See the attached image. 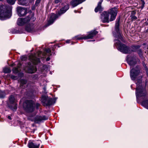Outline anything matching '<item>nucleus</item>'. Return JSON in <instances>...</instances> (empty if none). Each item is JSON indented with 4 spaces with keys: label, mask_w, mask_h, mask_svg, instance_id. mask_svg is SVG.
I'll return each instance as SVG.
<instances>
[{
    "label": "nucleus",
    "mask_w": 148,
    "mask_h": 148,
    "mask_svg": "<svg viewBox=\"0 0 148 148\" xmlns=\"http://www.w3.org/2000/svg\"><path fill=\"white\" fill-rule=\"evenodd\" d=\"M117 8H113L107 11L103 12L101 14V19L103 23H108L114 20L117 13Z\"/></svg>",
    "instance_id": "1"
},
{
    "label": "nucleus",
    "mask_w": 148,
    "mask_h": 148,
    "mask_svg": "<svg viewBox=\"0 0 148 148\" xmlns=\"http://www.w3.org/2000/svg\"><path fill=\"white\" fill-rule=\"evenodd\" d=\"M12 6L1 5L0 6V19L4 20L10 18L11 15Z\"/></svg>",
    "instance_id": "2"
},
{
    "label": "nucleus",
    "mask_w": 148,
    "mask_h": 148,
    "mask_svg": "<svg viewBox=\"0 0 148 148\" xmlns=\"http://www.w3.org/2000/svg\"><path fill=\"white\" fill-rule=\"evenodd\" d=\"M62 5L64 7L58 11L57 14L52 13L50 15V18L48 21V25L52 24L59 16L64 13L69 8V6L68 3H62Z\"/></svg>",
    "instance_id": "3"
},
{
    "label": "nucleus",
    "mask_w": 148,
    "mask_h": 148,
    "mask_svg": "<svg viewBox=\"0 0 148 148\" xmlns=\"http://www.w3.org/2000/svg\"><path fill=\"white\" fill-rule=\"evenodd\" d=\"M141 82V80L139 79L138 81V82L136 83L137 84L136 92V97L137 98H141L142 99H146L147 98L146 96L147 92L145 88L140 84Z\"/></svg>",
    "instance_id": "4"
},
{
    "label": "nucleus",
    "mask_w": 148,
    "mask_h": 148,
    "mask_svg": "<svg viewBox=\"0 0 148 148\" xmlns=\"http://www.w3.org/2000/svg\"><path fill=\"white\" fill-rule=\"evenodd\" d=\"M114 41L115 46L121 52L125 53H130L134 51V50H130L128 47L125 45L121 44L119 40L115 39Z\"/></svg>",
    "instance_id": "5"
},
{
    "label": "nucleus",
    "mask_w": 148,
    "mask_h": 148,
    "mask_svg": "<svg viewBox=\"0 0 148 148\" xmlns=\"http://www.w3.org/2000/svg\"><path fill=\"white\" fill-rule=\"evenodd\" d=\"M120 21V18L116 19L115 27V32H113V34L114 36L116 38L123 40V36L121 34L119 29Z\"/></svg>",
    "instance_id": "6"
},
{
    "label": "nucleus",
    "mask_w": 148,
    "mask_h": 148,
    "mask_svg": "<svg viewBox=\"0 0 148 148\" xmlns=\"http://www.w3.org/2000/svg\"><path fill=\"white\" fill-rule=\"evenodd\" d=\"M23 108L27 112H31L34 109V103L31 100H27L23 104Z\"/></svg>",
    "instance_id": "7"
},
{
    "label": "nucleus",
    "mask_w": 148,
    "mask_h": 148,
    "mask_svg": "<svg viewBox=\"0 0 148 148\" xmlns=\"http://www.w3.org/2000/svg\"><path fill=\"white\" fill-rule=\"evenodd\" d=\"M98 33V32L95 30L91 31L90 33L87 36L84 35L82 36L78 35L75 36V38L76 39L79 40L81 39L87 40L89 39H92Z\"/></svg>",
    "instance_id": "8"
},
{
    "label": "nucleus",
    "mask_w": 148,
    "mask_h": 148,
    "mask_svg": "<svg viewBox=\"0 0 148 148\" xmlns=\"http://www.w3.org/2000/svg\"><path fill=\"white\" fill-rule=\"evenodd\" d=\"M140 73V68L139 67L136 66L135 68L132 69L130 72V77L132 80H134Z\"/></svg>",
    "instance_id": "9"
},
{
    "label": "nucleus",
    "mask_w": 148,
    "mask_h": 148,
    "mask_svg": "<svg viewBox=\"0 0 148 148\" xmlns=\"http://www.w3.org/2000/svg\"><path fill=\"white\" fill-rule=\"evenodd\" d=\"M42 101L44 106H47L51 105L52 104L53 99L47 96H44L42 97Z\"/></svg>",
    "instance_id": "10"
},
{
    "label": "nucleus",
    "mask_w": 148,
    "mask_h": 148,
    "mask_svg": "<svg viewBox=\"0 0 148 148\" xmlns=\"http://www.w3.org/2000/svg\"><path fill=\"white\" fill-rule=\"evenodd\" d=\"M24 70L26 72L30 73H34L37 71L36 67L32 65L31 62H29L28 65L24 68Z\"/></svg>",
    "instance_id": "11"
},
{
    "label": "nucleus",
    "mask_w": 148,
    "mask_h": 148,
    "mask_svg": "<svg viewBox=\"0 0 148 148\" xmlns=\"http://www.w3.org/2000/svg\"><path fill=\"white\" fill-rule=\"evenodd\" d=\"M39 141H36L29 140L28 144V146L29 148H39L40 145Z\"/></svg>",
    "instance_id": "12"
},
{
    "label": "nucleus",
    "mask_w": 148,
    "mask_h": 148,
    "mask_svg": "<svg viewBox=\"0 0 148 148\" xmlns=\"http://www.w3.org/2000/svg\"><path fill=\"white\" fill-rule=\"evenodd\" d=\"M30 20V18L27 16L25 18H18L17 21V24L20 26H22L25 23L29 22Z\"/></svg>",
    "instance_id": "13"
},
{
    "label": "nucleus",
    "mask_w": 148,
    "mask_h": 148,
    "mask_svg": "<svg viewBox=\"0 0 148 148\" xmlns=\"http://www.w3.org/2000/svg\"><path fill=\"white\" fill-rule=\"evenodd\" d=\"M17 12L18 15L20 16H22L26 14L27 10L22 7H18L17 8Z\"/></svg>",
    "instance_id": "14"
},
{
    "label": "nucleus",
    "mask_w": 148,
    "mask_h": 148,
    "mask_svg": "<svg viewBox=\"0 0 148 148\" xmlns=\"http://www.w3.org/2000/svg\"><path fill=\"white\" fill-rule=\"evenodd\" d=\"M48 117L45 116H36L34 119V121L36 123H38L43 120L48 119Z\"/></svg>",
    "instance_id": "15"
},
{
    "label": "nucleus",
    "mask_w": 148,
    "mask_h": 148,
    "mask_svg": "<svg viewBox=\"0 0 148 148\" xmlns=\"http://www.w3.org/2000/svg\"><path fill=\"white\" fill-rule=\"evenodd\" d=\"M85 0H72L70 4L73 7H74L81 3Z\"/></svg>",
    "instance_id": "16"
},
{
    "label": "nucleus",
    "mask_w": 148,
    "mask_h": 148,
    "mask_svg": "<svg viewBox=\"0 0 148 148\" xmlns=\"http://www.w3.org/2000/svg\"><path fill=\"white\" fill-rule=\"evenodd\" d=\"M136 60L139 61L138 59L135 57V58L133 59L132 60H130L129 59H127V62L129 65L130 66V68H131L133 66H134L136 63Z\"/></svg>",
    "instance_id": "17"
},
{
    "label": "nucleus",
    "mask_w": 148,
    "mask_h": 148,
    "mask_svg": "<svg viewBox=\"0 0 148 148\" xmlns=\"http://www.w3.org/2000/svg\"><path fill=\"white\" fill-rule=\"evenodd\" d=\"M31 61L34 64H36L39 63L40 60L39 58H36L35 56L32 55L31 56Z\"/></svg>",
    "instance_id": "18"
},
{
    "label": "nucleus",
    "mask_w": 148,
    "mask_h": 148,
    "mask_svg": "<svg viewBox=\"0 0 148 148\" xmlns=\"http://www.w3.org/2000/svg\"><path fill=\"white\" fill-rule=\"evenodd\" d=\"M102 1L103 0H101L99 2L97 7L95 8V12H97L99 11H101L103 10V8L101 7V5Z\"/></svg>",
    "instance_id": "19"
},
{
    "label": "nucleus",
    "mask_w": 148,
    "mask_h": 148,
    "mask_svg": "<svg viewBox=\"0 0 148 148\" xmlns=\"http://www.w3.org/2000/svg\"><path fill=\"white\" fill-rule=\"evenodd\" d=\"M17 104L16 103H10L8 105L9 108L13 111L16 110L17 109Z\"/></svg>",
    "instance_id": "20"
},
{
    "label": "nucleus",
    "mask_w": 148,
    "mask_h": 148,
    "mask_svg": "<svg viewBox=\"0 0 148 148\" xmlns=\"http://www.w3.org/2000/svg\"><path fill=\"white\" fill-rule=\"evenodd\" d=\"M29 0H18V3L20 5H27Z\"/></svg>",
    "instance_id": "21"
},
{
    "label": "nucleus",
    "mask_w": 148,
    "mask_h": 148,
    "mask_svg": "<svg viewBox=\"0 0 148 148\" xmlns=\"http://www.w3.org/2000/svg\"><path fill=\"white\" fill-rule=\"evenodd\" d=\"M34 29L33 25H27L25 27V29L26 31L28 32H30L32 31Z\"/></svg>",
    "instance_id": "22"
},
{
    "label": "nucleus",
    "mask_w": 148,
    "mask_h": 148,
    "mask_svg": "<svg viewBox=\"0 0 148 148\" xmlns=\"http://www.w3.org/2000/svg\"><path fill=\"white\" fill-rule=\"evenodd\" d=\"M142 105L146 108L148 109V99L143 101L142 102Z\"/></svg>",
    "instance_id": "23"
},
{
    "label": "nucleus",
    "mask_w": 148,
    "mask_h": 148,
    "mask_svg": "<svg viewBox=\"0 0 148 148\" xmlns=\"http://www.w3.org/2000/svg\"><path fill=\"white\" fill-rule=\"evenodd\" d=\"M21 66V64L19 63L18 64L17 67H14L13 68L12 71L14 73H16L19 72L18 68L20 67Z\"/></svg>",
    "instance_id": "24"
},
{
    "label": "nucleus",
    "mask_w": 148,
    "mask_h": 148,
    "mask_svg": "<svg viewBox=\"0 0 148 148\" xmlns=\"http://www.w3.org/2000/svg\"><path fill=\"white\" fill-rule=\"evenodd\" d=\"M9 100L10 103H13L15 102V98L13 95H11L9 97Z\"/></svg>",
    "instance_id": "25"
},
{
    "label": "nucleus",
    "mask_w": 148,
    "mask_h": 148,
    "mask_svg": "<svg viewBox=\"0 0 148 148\" xmlns=\"http://www.w3.org/2000/svg\"><path fill=\"white\" fill-rule=\"evenodd\" d=\"M3 71L5 73H9L11 72V70L9 68H5L3 69Z\"/></svg>",
    "instance_id": "26"
},
{
    "label": "nucleus",
    "mask_w": 148,
    "mask_h": 148,
    "mask_svg": "<svg viewBox=\"0 0 148 148\" xmlns=\"http://www.w3.org/2000/svg\"><path fill=\"white\" fill-rule=\"evenodd\" d=\"M21 85L23 86V85L26 84L27 81L26 80L24 79H21L20 81Z\"/></svg>",
    "instance_id": "27"
},
{
    "label": "nucleus",
    "mask_w": 148,
    "mask_h": 148,
    "mask_svg": "<svg viewBox=\"0 0 148 148\" xmlns=\"http://www.w3.org/2000/svg\"><path fill=\"white\" fill-rule=\"evenodd\" d=\"M8 3L11 4V5H13L14 4L15 2V1L16 0H6Z\"/></svg>",
    "instance_id": "28"
},
{
    "label": "nucleus",
    "mask_w": 148,
    "mask_h": 148,
    "mask_svg": "<svg viewBox=\"0 0 148 148\" xmlns=\"http://www.w3.org/2000/svg\"><path fill=\"white\" fill-rule=\"evenodd\" d=\"M140 45H138L136 46H132V48L134 50H136L139 49L140 47Z\"/></svg>",
    "instance_id": "29"
},
{
    "label": "nucleus",
    "mask_w": 148,
    "mask_h": 148,
    "mask_svg": "<svg viewBox=\"0 0 148 148\" xmlns=\"http://www.w3.org/2000/svg\"><path fill=\"white\" fill-rule=\"evenodd\" d=\"M137 52L139 56L141 57L143 56L142 51L141 49H139L137 51Z\"/></svg>",
    "instance_id": "30"
},
{
    "label": "nucleus",
    "mask_w": 148,
    "mask_h": 148,
    "mask_svg": "<svg viewBox=\"0 0 148 148\" xmlns=\"http://www.w3.org/2000/svg\"><path fill=\"white\" fill-rule=\"evenodd\" d=\"M142 2L141 5V9H143L145 3L144 0H140Z\"/></svg>",
    "instance_id": "31"
},
{
    "label": "nucleus",
    "mask_w": 148,
    "mask_h": 148,
    "mask_svg": "<svg viewBox=\"0 0 148 148\" xmlns=\"http://www.w3.org/2000/svg\"><path fill=\"white\" fill-rule=\"evenodd\" d=\"M5 96L4 93L2 92H0V98H3Z\"/></svg>",
    "instance_id": "32"
},
{
    "label": "nucleus",
    "mask_w": 148,
    "mask_h": 148,
    "mask_svg": "<svg viewBox=\"0 0 148 148\" xmlns=\"http://www.w3.org/2000/svg\"><path fill=\"white\" fill-rule=\"evenodd\" d=\"M45 51L47 53H50L51 52V51L49 48L46 49H45Z\"/></svg>",
    "instance_id": "33"
},
{
    "label": "nucleus",
    "mask_w": 148,
    "mask_h": 148,
    "mask_svg": "<svg viewBox=\"0 0 148 148\" xmlns=\"http://www.w3.org/2000/svg\"><path fill=\"white\" fill-rule=\"evenodd\" d=\"M132 19V20H135L137 19V17L134 15H132L131 16Z\"/></svg>",
    "instance_id": "34"
},
{
    "label": "nucleus",
    "mask_w": 148,
    "mask_h": 148,
    "mask_svg": "<svg viewBox=\"0 0 148 148\" xmlns=\"http://www.w3.org/2000/svg\"><path fill=\"white\" fill-rule=\"evenodd\" d=\"M11 77L12 79H13L16 80L17 79V77L16 76H14V75H11Z\"/></svg>",
    "instance_id": "35"
},
{
    "label": "nucleus",
    "mask_w": 148,
    "mask_h": 148,
    "mask_svg": "<svg viewBox=\"0 0 148 148\" xmlns=\"http://www.w3.org/2000/svg\"><path fill=\"white\" fill-rule=\"evenodd\" d=\"M41 0H36V5H38L40 2Z\"/></svg>",
    "instance_id": "36"
},
{
    "label": "nucleus",
    "mask_w": 148,
    "mask_h": 148,
    "mask_svg": "<svg viewBox=\"0 0 148 148\" xmlns=\"http://www.w3.org/2000/svg\"><path fill=\"white\" fill-rule=\"evenodd\" d=\"M61 0H55V3H58L59 2H60Z\"/></svg>",
    "instance_id": "37"
},
{
    "label": "nucleus",
    "mask_w": 148,
    "mask_h": 148,
    "mask_svg": "<svg viewBox=\"0 0 148 148\" xmlns=\"http://www.w3.org/2000/svg\"><path fill=\"white\" fill-rule=\"evenodd\" d=\"M39 106H40L39 104L38 103H37L36 104V108L37 109H38V107H39Z\"/></svg>",
    "instance_id": "38"
},
{
    "label": "nucleus",
    "mask_w": 148,
    "mask_h": 148,
    "mask_svg": "<svg viewBox=\"0 0 148 148\" xmlns=\"http://www.w3.org/2000/svg\"><path fill=\"white\" fill-rule=\"evenodd\" d=\"M136 13V12L134 11H133L132 12V14L133 15L134 14H135Z\"/></svg>",
    "instance_id": "39"
},
{
    "label": "nucleus",
    "mask_w": 148,
    "mask_h": 148,
    "mask_svg": "<svg viewBox=\"0 0 148 148\" xmlns=\"http://www.w3.org/2000/svg\"><path fill=\"white\" fill-rule=\"evenodd\" d=\"M8 118L10 120H11L12 119L11 118V117L10 116H8Z\"/></svg>",
    "instance_id": "40"
},
{
    "label": "nucleus",
    "mask_w": 148,
    "mask_h": 148,
    "mask_svg": "<svg viewBox=\"0 0 148 148\" xmlns=\"http://www.w3.org/2000/svg\"><path fill=\"white\" fill-rule=\"evenodd\" d=\"M50 59V58L49 57H48L47 58L46 60L47 61H49V60Z\"/></svg>",
    "instance_id": "41"
},
{
    "label": "nucleus",
    "mask_w": 148,
    "mask_h": 148,
    "mask_svg": "<svg viewBox=\"0 0 148 148\" xmlns=\"http://www.w3.org/2000/svg\"><path fill=\"white\" fill-rule=\"evenodd\" d=\"M20 74H21V77H22V76H23V73H20V74H19V76H20Z\"/></svg>",
    "instance_id": "42"
},
{
    "label": "nucleus",
    "mask_w": 148,
    "mask_h": 148,
    "mask_svg": "<svg viewBox=\"0 0 148 148\" xmlns=\"http://www.w3.org/2000/svg\"><path fill=\"white\" fill-rule=\"evenodd\" d=\"M34 0H30V2H32L33 1H34Z\"/></svg>",
    "instance_id": "43"
},
{
    "label": "nucleus",
    "mask_w": 148,
    "mask_h": 148,
    "mask_svg": "<svg viewBox=\"0 0 148 148\" xmlns=\"http://www.w3.org/2000/svg\"><path fill=\"white\" fill-rule=\"evenodd\" d=\"M145 23H146L147 25L148 24V23H147L146 22H145Z\"/></svg>",
    "instance_id": "44"
},
{
    "label": "nucleus",
    "mask_w": 148,
    "mask_h": 148,
    "mask_svg": "<svg viewBox=\"0 0 148 148\" xmlns=\"http://www.w3.org/2000/svg\"><path fill=\"white\" fill-rule=\"evenodd\" d=\"M3 1V0H0V1Z\"/></svg>",
    "instance_id": "45"
},
{
    "label": "nucleus",
    "mask_w": 148,
    "mask_h": 148,
    "mask_svg": "<svg viewBox=\"0 0 148 148\" xmlns=\"http://www.w3.org/2000/svg\"><path fill=\"white\" fill-rule=\"evenodd\" d=\"M147 21H148V18L147 19Z\"/></svg>",
    "instance_id": "46"
}]
</instances>
